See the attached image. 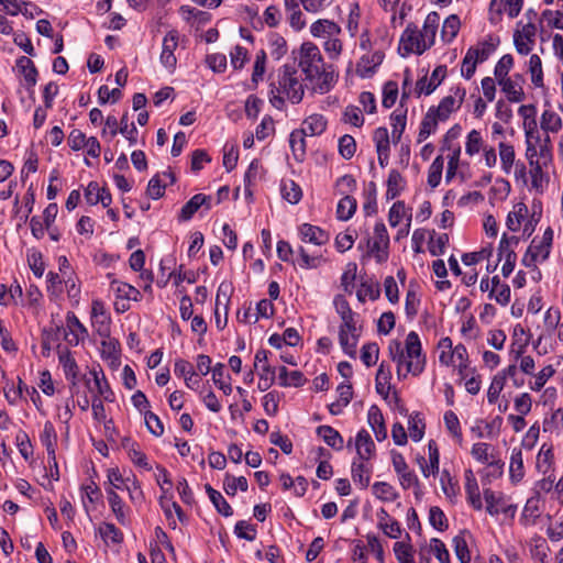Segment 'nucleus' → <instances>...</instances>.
<instances>
[{
  "label": "nucleus",
  "mask_w": 563,
  "mask_h": 563,
  "mask_svg": "<svg viewBox=\"0 0 563 563\" xmlns=\"http://www.w3.org/2000/svg\"><path fill=\"white\" fill-rule=\"evenodd\" d=\"M276 369L268 364L262 365V372L260 373L258 389L265 391L272 387L275 383Z\"/></svg>",
  "instance_id": "62"
},
{
  "label": "nucleus",
  "mask_w": 563,
  "mask_h": 563,
  "mask_svg": "<svg viewBox=\"0 0 563 563\" xmlns=\"http://www.w3.org/2000/svg\"><path fill=\"white\" fill-rule=\"evenodd\" d=\"M515 211L510 212L507 217L506 225L512 231L517 232L520 229L521 221L528 213V208L523 202H519L515 206Z\"/></svg>",
  "instance_id": "47"
},
{
  "label": "nucleus",
  "mask_w": 563,
  "mask_h": 563,
  "mask_svg": "<svg viewBox=\"0 0 563 563\" xmlns=\"http://www.w3.org/2000/svg\"><path fill=\"white\" fill-rule=\"evenodd\" d=\"M327 123V119L322 114H311L303 120L301 130H307V135H320L325 131Z\"/></svg>",
  "instance_id": "34"
},
{
  "label": "nucleus",
  "mask_w": 563,
  "mask_h": 563,
  "mask_svg": "<svg viewBox=\"0 0 563 563\" xmlns=\"http://www.w3.org/2000/svg\"><path fill=\"white\" fill-rule=\"evenodd\" d=\"M339 343L342 351L352 358L356 357V347L361 338L362 328L357 327L358 314L356 312L340 317Z\"/></svg>",
  "instance_id": "4"
},
{
  "label": "nucleus",
  "mask_w": 563,
  "mask_h": 563,
  "mask_svg": "<svg viewBox=\"0 0 563 563\" xmlns=\"http://www.w3.org/2000/svg\"><path fill=\"white\" fill-rule=\"evenodd\" d=\"M384 51L377 49L372 55H363L356 64V74L361 78L372 77L376 68L383 63Z\"/></svg>",
  "instance_id": "12"
},
{
  "label": "nucleus",
  "mask_w": 563,
  "mask_h": 563,
  "mask_svg": "<svg viewBox=\"0 0 563 563\" xmlns=\"http://www.w3.org/2000/svg\"><path fill=\"white\" fill-rule=\"evenodd\" d=\"M454 552L461 563H470L471 554L465 539L462 536L453 538Z\"/></svg>",
  "instance_id": "64"
},
{
  "label": "nucleus",
  "mask_w": 563,
  "mask_h": 563,
  "mask_svg": "<svg viewBox=\"0 0 563 563\" xmlns=\"http://www.w3.org/2000/svg\"><path fill=\"white\" fill-rule=\"evenodd\" d=\"M445 76L446 66L439 65L433 69L430 78L423 76L420 79H418L415 87V92L417 97H420L422 93L426 96L431 95L437 89V87L441 85Z\"/></svg>",
  "instance_id": "9"
},
{
  "label": "nucleus",
  "mask_w": 563,
  "mask_h": 563,
  "mask_svg": "<svg viewBox=\"0 0 563 563\" xmlns=\"http://www.w3.org/2000/svg\"><path fill=\"white\" fill-rule=\"evenodd\" d=\"M300 238L303 242L321 246L329 242L330 235L320 227L303 223L299 228Z\"/></svg>",
  "instance_id": "14"
},
{
  "label": "nucleus",
  "mask_w": 563,
  "mask_h": 563,
  "mask_svg": "<svg viewBox=\"0 0 563 563\" xmlns=\"http://www.w3.org/2000/svg\"><path fill=\"white\" fill-rule=\"evenodd\" d=\"M386 185H387L386 199L393 200V199L397 198L400 195V192L404 190L406 180L397 169H391L388 174Z\"/></svg>",
  "instance_id": "31"
},
{
  "label": "nucleus",
  "mask_w": 563,
  "mask_h": 563,
  "mask_svg": "<svg viewBox=\"0 0 563 563\" xmlns=\"http://www.w3.org/2000/svg\"><path fill=\"white\" fill-rule=\"evenodd\" d=\"M379 346L376 342H369L361 349V360L366 367L374 366L378 361Z\"/></svg>",
  "instance_id": "50"
},
{
  "label": "nucleus",
  "mask_w": 563,
  "mask_h": 563,
  "mask_svg": "<svg viewBox=\"0 0 563 563\" xmlns=\"http://www.w3.org/2000/svg\"><path fill=\"white\" fill-rule=\"evenodd\" d=\"M424 421L420 412H413L409 416L408 429L412 441L419 442L424 435Z\"/></svg>",
  "instance_id": "40"
},
{
  "label": "nucleus",
  "mask_w": 563,
  "mask_h": 563,
  "mask_svg": "<svg viewBox=\"0 0 563 563\" xmlns=\"http://www.w3.org/2000/svg\"><path fill=\"white\" fill-rule=\"evenodd\" d=\"M497 82L500 86L503 92L506 93L507 99L510 102H521L522 100H525L526 95L522 89V86L519 85L516 80H512V78L507 77L497 80Z\"/></svg>",
  "instance_id": "23"
},
{
  "label": "nucleus",
  "mask_w": 563,
  "mask_h": 563,
  "mask_svg": "<svg viewBox=\"0 0 563 563\" xmlns=\"http://www.w3.org/2000/svg\"><path fill=\"white\" fill-rule=\"evenodd\" d=\"M443 166L444 159L441 155L437 156L430 165L428 170V185L431 188L439 186L442 177Z\"/></svg>",
  "instance_id": "49"
},
{
  "label": "nucleus",
  "mask_w": 563,
  "mask_h": 563,
  "mask_svg": "<svg viewBox=\"0 0 563 563\" xmlns=\"http://www.w3.org/2000/svg\"><path fill=\"white\" fill-rule=\"evenodd\" d=\"M397 97H398V84L393 80H388L387 82H385V85L383 87V100H382L383 107L387 108V109L391 108L395 104Z\"/></svg>",
  "instance_id": "59"
},
{
  "label": "nucleus",
  "mask_w": 563,
  "mask_h": 563,
  "mask_svg": "<svg viewBox=\"0 0 563 563\" xmlns=\"http://www.w3.org/2000/svg\"><path fill=\"white\" fill-rule=\"evenodd\" d=\"M514 67V57L510 54H505L500 57L494 68L496 80L509 77L508 74Z\"/></svg>",
  "instance_id": "58"
},
{
  "label": "nucleus",
  "mask_w": 563,
  "mask_h": 563,
  "mask_svg": "<svg viewBox=\"0 0 563 563\" xmlns=\"http://www.w3.org/2000/svg\"><path fill=\"white\" fill-rule=\"evenodd\" d=\"M429 522L438 531H445L449 528L448 519L443 510L438 506H432L429 510Z\"/></svg>",
  "instance_id": "55"
},
{
  "label": "nucleus",
  "mask_w": 563,
  "mask_h": 563,
  "mask_svg": "<svg viewBox=\"0 0 563 563\" xmlns=\"http://www.w3.org/2000/svg\"><path fill=\"white\" fill-rule=\"evenodd\" d=\"M234 533L239 539L254 541L256 538V528L245 520H240L234 526Z\"/></svg>",
  "instance_id": "63"
},
{
  "label": "nucleus",
  "mask_w": 563,
  "mask_h": 563,
  "mask_svg": "<svg viewBox=\"0 0 563 563\" xmlns=\"http://www.w3.org/2000/svg\"><path fill=\"white\" fill-rule=\"evenodd\" d=\"M440 482H441L442 490L448 498L451 499L453 497H456L460 487H459L457 482L453 481V478L448 470L442 471Z\"/></svg>",
  "instance_id": "61"
},
{
  "label": "nucleus",
  "mask_w": 563,
  "mask_h": 563,
  "mask_svg": "<svg viewBox=\"0 0 563 563\" xmlns=\"http://www.w3.org/2000/svg\"><path fill=\"white\" fill-rule=\"evenodd\" d=\"M439 121L440 120H439L438 115H435L433 110H431L429 108V110L427 111V113L423 117V119L421 121V124H420V129H419V133H418V140H417L418 143L423 142L432 133H434L437 131Z\"/></svg>",
  "instance_id": "32"
},
{
  "label": "nucleus",
  "mask_w": 563,
  "mask_h": 563,
  "mask_svg": "<svg viewBox=\"0 0 563 563\" xmlns=\"http://www.w3.org/2000/svg\"><path fill=\"white\" fill-rule=\"evenodd\" d=\"M563 126L562 118L559 113L551 109H545L540 118V128L545 133H558Z\"/></svg>",
  "instance_id": "24"
},
{
  "label": "nucleus",
  "mask_w": 563,
  "mask_h": 563,
  "mask_svg": "<svg viewBox=\"0 0 563 563\" xmlns=\"http://www.w3.org/2000/svg\"><path fill=\"white\" fill-rule=\"evenodd\" d=\"M364 242L377 263H384L388 260L389 235L386 225L383 222L375 224L374 239L372 240L367 235Z\"/></svg>",
  "instance_id": "6"
},
{
  "label": "nucleus",
  "mask_w": 563,
  "mask_h": 563,
  "mask_svg": "<svg viewBox=\"0 0 563 563\" xmlns=\"http://www.w3.org/2000/svg\"><path fill=\"white\" fill-rule=\"evenodd\" d=\"M388 352L390 358L397 363L399 379L406 378L408 374L419 376L424 371L426 355L422 354V346L417 332L410 331L407 334L405 349L400 341H390Z\"/></svg>",
  "instance_id": "1"
},
{
  "label": "nucleus",
  "mask_w": 563,
  "mask_h": 563,
  "mask_svg": "<svg viewBox=\"0 0 563 563\" xmlns=\"http://www.w3.org/2000/svg\"><path fill=\"white\" fill-rule=\"evenodd\" d=\"M357 208L356 199L352 196L345 195L336 206V218L341 221L350 220Z\"/></svg>",
  "instance_id": "36"
},
{
  "label": "nucleus",
  "mask_w": 563,
  "mask_h": 563,
  "mask_svg": "<svg viewBox=\"0 0 563 563\" xmlns=\"http://www.w3.org/2000/svg\"><path fill=\"white\" fill-rule=\"evenodd\" d=\"M108 501L109 506L114 514L118 522L122 526H125L128 522L124 503L121 497L117 494L113 488H107Z\"/></svg>",
  "instance_id": "33"
},
{
  "label": "nucleus",
  "mask_w": 563,
  "mask_h": 563,
  "mask_svg": "<svg viewBox=\"0 0 563 563\" xmlns=\"http://www.w3.org/2000/svg\"><path fill=\"white\" fill-rule=\"evenodd\" d=\"M391 139L397 144L402 136L407 124V108H398L390 114Z\"/></svg>",
  "instance_id": "21"
},
{
  "label": "nucleus",
  "mask_w": 563,
  "mask_h": 563,
  "mask_svg": "<svg viewBox=\"0 0 563 563\" xmlns=\"http://www.w3.org/2000/svg\"><path fill=\"white\" fill-rule=\"evenodd\" d=\"M15 444L19 449L20 454L25 461H29L33 456V445L27 433L20 430L15 435Z\"/></svg>",
  "instance_id": "56"
},
{
  "label": "nucleus",
  "mask_w": 563,
  "mask_h": 563,
  "mask_svg": "<svg viewBox=\"0 0 563 563\" xmlns=\"http://www.w3.org/2000/svg\"><path fill=\"white\" fill-rule=\"evenodd\" d=\"M307 130H294L289 135V145L296 161L301 162L306 155Z\"/></svg>",
  "instance_id": "27"
},
{
  "label": "nucleus",
  "mask_w": 563,
  "mask_h": 563,
  "mask_svg": "<svg viewBox=\"0 0 563 563\" xmlns=\"http://www.w3.org/2000/svg\"><path fill=\"white\" fill-rule=\"evenodd\" d=\"M456 357L460 361L459 364V374L461 378L466 377V371H468V353L463 344H457L453 351L450 353L449 358L452 360L453 357Z\"/></svg>",
  "instance_id": "52"
},
{
  "label": "nucleus",
  "mask_w": 563,
  "mask_h": 563,
  "mask_svg": "<svg viewBox=\"0 0 563 563\" xmlns=\"http://www.w3.org/2000/svg\"><path fill=\"white\" fill-rule=\"evenodd\" d=\"M101 538L107 542L110 540L112 543L120 544L123 541V533L113 523L104 522L99 528Z\"/></svg>",
  "instance_id": "54"
},
{
  "label": "nucleus",
  "mask_w": 563,
  "mask_h": 563,
  "mask_svg": "<svg viewBox=\"0 0 563 563\" xmlns=\"http://www.w3.org/2000/svg\"><path fill=\"white\" fill-rule=\"evenodd\" d=\"M223 488L229 496H235L238 489L241 492H246L249 488V483L244 476L234 477L230 474H227L223 482Z\"/></svg>",
  "instance_id": "45"
},
{
  "label": "nucleus",
  "mask_w": 563,
  "mask_h": 563,
  "mask_svg": "<svg viewBox=\"0 0 563 563\" xmlns=\"http://www.w3.org/2000/svg\"><path fill=\"white\" fill-rule=\"evenodd\" d=\"M528 70L531 75V82L534 87L541 88L544 86L543 82V70L542 62L539 55L532 54L529 58Z\"/></svg>",
  "instance_id": "41"
},
{
  "label": "nucleus",
  "mask_w": 563,
  "mask_h": 563,
  "mask_svg": "<svg viewBox=\"0 0 563 563\" xmlns=\"http://www.w3.org/2000/svg\"><path fill=\"white\" fill-rule=\"evenodd\" d=\"M90 374L93 377L95 386L98 391L97 396H99V398L102 397L106 401H113L114 395L110 388V385H109L102 369H100L99 372L93 369L90 372Z\"/></svg>",
  "instance_id": "37"
},
{
  "label": "nucleus",
  "mask_w": 563,
  "mask_h": 563,
  "mask_svg": "<svg viewBox=\"0 0 563 563\" xmlns=\"http://www.w3.org/2000/svg\"><path fill=\"white\" fill-rule=\"evenodd\" d=\"M179 33L177 30H170L163 38L162 53L159 56L163 66L174 69L177 64V58L174 54L178 46Z\"/></svg>",
  "instance_id": "11"
},
{
  "label": "nucleus",
  "mask_w": 563,
  "mask_h": 563,
  "mask_svg": "<svg viewBox=\"0 0 563 563\" xmlns=\"http://www.w3.org/2000/svg\"><path fill=\"white\" fill-rule=\"evenodd\" d=\"M316 432L333 450L340 451L343 449V438L334 428L330 426H319Z\"/></svg>",
  "instance_id": "29"
},
{
  "label": "nucleus",
  "mask_w": 563,
  "mask_h": 563,
  "mask_svg": "<svg viewBox=\"0 0 563 563\" xmlns=\"http://www.w3.org/2000/svg\"><path fill=\"white\" fill-rule=\"evenodd\" d=\"M297 67L295 64H285L277 71V80L271 82L269 102L271 104L283 110L285 107V99L283 96L294 104L301 102L305 95V86L298 79Z\"/></svg>",
  "instance_id": "2"
},
{
  "label": "nucleus",
  "mask_w": 563,
  "mask_h": 563,
  "mask_svg": "<svg viewBox=\"0 0 563 563\" xmlns=\"http://www.w3.org/2000/svg\"><path fill=\"white\" fill-rule=\"evenodd\" d=\"M461 21L460 18L456 14H451L448 16L442 25L441 30V37L444 42L450 43L452 42L460 30Z\"/></svg>",
  "instance_id": "39"
},
{
  "label": "nucleus",
  "mask_w": 563,
  "mask_h": 563,
  "mask_svg": "<svg viewBox=\"0 0 563 563\" xmlns=\"http://www.w3.org/2000/svg\"><path fill=\"white\" fill-rule=\"evenodd\" d=\"M102 357L106 360H110L111 363H117L120 361V343L115 339H109L102 341Z\"/></svg>",
  "instance_id": "57"
},
{
  "label": "nucleus",
  "mask_w": 563,
  "mask_h": 563,
  "mask_svg": "<svg viewBox=\"0 0 563 563\" xmlns=\"http://www.w3.org/2000/svg\"><path fill=\"white\" fill-rule=\"evenodd\" d=\"M356 152V142L350 134H344L339 139V153L345 159H351Z\"/></svg>",
  "instance_id": "60"
},
{
  "label": "nucleus",
  "mask_w": 563,
  "mask_h": 563,
  "mask_svg": "<svg viewBox=\"0 0 563 563\" xmlns=\"http://www.w3.org/2000/svg\"><path fill=\"white\" fill-rule=\"evenodd\" d=\"M495 49L496 45L492 43V37L489 36L487 41H484L476 46H471L466 53H471V56L475 59V62L483 63L488 59Z\"/></svg>",
  "instance_id": "38"
},
{
  "label": "nucleus",
  "mask_w": 563,
  "mask_h": 563,
  "mask_svg": "<svg viewBox=\"0 0 563 563\" xmlns=\"http://www.w3.org/2000/svg\"><path fill=\"white\" fill-rule=\"evenodd\" d=\"M440 22V15L438 12H430L423 23L422 31H419L423 38L430 46L434 44L437 30Z\"/></svg>",
  "instance_id": "35"
},
{
  "label": "nucleus",
  "mask_w": 563,
  "mask_h": 563,
  "mask_svg": "<svg viewBox=\"0 0 563 563\" xmlns=\"http://www.w3.org/2000/svg\"><path fill=\"white\" fill-rule=\"evenodd\" d=\"M418 284L416 282H410L409 289L406 294V302H405V311L409 318H413L418 313V307L420 305V299L417 295Z\"/></svg>",
  "instance_id": "44"
},
{
  "label": "nucleus",
  "mask_w": 563,
  "mask_h": 563,
  "mask_svg": "<svg viewBox=\"0 0 563 563\" xmlns=\"http://www.w3.org/2000/svg\"><path fill=\"white\" fill-rule=\"evenodd\" d=\"M59 363L63 366L66 379L71 384V389L77 387L78 365L68 350L59 354Z\"/></svg>",
  "instance_id": "28"
},
{
  "label": "nucleus",
  "mask_w": 563,
  "mask_h": 563,
  "mask_svg": "<svg viewBox=\"0 0 563 563\" xmlns=\"http://www.w3.org/2000/svg\"><path fill=\"white\" fill-rule=\"evenodd\" d=\"M355 446L357 453L356 460L369 461L376 451L375 443L372 440L371 434L365 429L357 432Z\"/></svg>",
  "instance_id": "15"
},
{
  "label": "nucleus",
  "mask_w": 563,
  "mask_h": 563,
  "mask_svg": "<svg viewBox=\"0 0 563 563\" xmlns=\"http://www.w3.org/2000/svg\"><path fill=\"white\" fill-rule=\"evenodd\" d=\"M394 553L399 563H415L413 548L409 542L397 541L394 544Z\"/></svg>",
  "instance_id": "51"
},
{
  "label": "nucleus",
  "mask_w": 563,
  "mask_h": 563,
  "mask_svg": "<svg viewBox=\"0 0 563 563\" xmlns=\"http://www.w3.org/2000/svg\"><path fill=\"white\" fill-rule=\"evenodd\" d=\"M431 46L420 34L417 25L409 23L400 36L398 52L402 57L412 53L417 55L423 54Z\"/></svg>",
  "instance_id": "5"
},
{
  "label": "nucleus",
  "mask_w": 563,
  "mask_h": 563,
  "mask_svg": "<svg viewBox=\"0 0 563 563\" xmlns=\"http://www.w3.org/2000/svg\"><path fill=\"white\" fill-rule=\"evenodd\" d=\"M525 476L522 451L515 448L511 451L509 463V477L512 484H518Z\"/></svg>",
  "instance_id": "26"
},
{
  "label": "nucleus",
  "mask_w": 563,
  "mask_h": 563,
  "mask_svg": "<svg viewBox=\"0 0 563 563\" xmlns=\"http://www.w3.org/2000/svg\"><path fill=\"white\" fill-rule=\"evenodd\" d=\"M367 422L372 428L377 441L382 442L387 438V429L382 410L376 405H372L367 412Z\"/></svg>",
  "instance_id": "16"
},
{
  "label": "nucleus",
  "mask_w": 563,
  "mask_h": 563,
  "mask_svg": "<svg viewBox=\"0 0 563 563\" xmlns=\"http://www.w3.org/2000/svg\"><path fill=\"white\" fill-rule=\"evenodd\" d=\"M110 287L119 299L139 301L142 297L140 290L128 283L113 279Z\"/></svg>",
  "instance_id": "30"
},
{
  "label": "nucleus",
  "mask_w": 563,
  "mask_h": 563,
  "mask_svg": "<svg viewBox=\"0 0 563 563\" xmlns=\"http://www.w3.org/2000/svg\"><path fill=\"white\" fill-rule=\"evenodd\" d=\"M373 493L377 498L384 501H394L398 498V493L386 482H376L373 484Z\"/></svg>",
  "instance_id": "53"
},
{
  "label": "nucleus",
  "mask_w": 563,
  "mask_h": 563,
  "mask_svg": "<svg viewBox=\"0 0 563 563\" xmlns=\"http://www.w3.org/2000/svg\"><path fill=\"white\" fill-rule=\"evenodd\" d=\"M205 489H206V493H207L210 501L212 503V505L214 506V508L217 509V511L220 515H222L224 517H230L233 515L232 507L225 500V498L222 496V494L220 492L214 489L210 484H206Z\"/></svg>",
  "instance_id": "25"
},
{
  "label": "nucleus",
  "mask_w": 563,
  "mask_h": 563,
  "mask_svg": "<svg viewBox=\"0 0 563 563\" xmlns=\"http://www.w3.org/2000/svg\"><path fill=\"white\" fill-rule=\"evenodd\" d=\"M365 462L354 459L351 466L352 479L361 489L368 487L372 475V466Z\"/></svg>",
  "instance_id": "17"
},
{
  "label": "nucleus",
  "mask_w": 563,
  "mask_h": 563,
  "mask_svg": "<svg viewBox=\"0 0 563 563\" xmlns=\"http://www.w3.org/2000/svg\"><path fill=\"white\" fill-rule=\"evenodd\" d=\"M501 168L506 174H509L515 162V148L511 144L500 142L498 145Z\"/></svg>",
  "instance_id": "46"
},
{
  "label": "nucleus",
  "mask_w": 563,
  "mask_h": 563,
  "mask_svg": "<svg viewBox=\"0 0 563 563\" xmlns=\"http://www.w3.org/2000/svg\"><path fill=\"white\" fill-rule=\"evenodd\" d=\"M377 187L374 181H369L364 190L365 202L363 203V211L365 216L369 217L377 212Z\"/></svg>",
  "instance_id": "42"
},
{
  "label": "nucleus",
  "mask_w": 563,
  "mask_h": 563,
  "mask_svg": "<svg viewBox=\"0 0 563 563\" xmlns=\"http://www.w3.org/2000/svg\"><path fill=\"white\" fill-rule=\"evenodd\" d=\"M15 66L18 71L24 77L27 89H32L37 82L38 71L34 63L26 56L16 59Z\"/></svg>",
  "instance_id": "19"
},
{
  "label": "nucleus",
  "mask_w": 563,
  "mask_h": 563,
  "mask_svg": "<svg viewBox=\"0 0 563 563\" xmlns=\"http://www.w3.org/2000/svg\"><path fill=\"white\" fill-rule=\"evenodd\" d=\"M453 92L454 96H446L440 101L438 107L430 108L441 121L448 120L450 114L462 106L466 96V90L460 86L455 87Z\"/></svg>",
  "instance_id": "8"
},
{
  "label": "nucleus",
  "mask_w": 563,
  "mask_h": 563,
  "mask_svg": "<svg viewBox=\"0 0 563 563\" xmlns=\"http://www.w3.org/2000/svg\"><path fill=\"white\" fill-rule=\"evenodd\" d=\"M539 156H541V159L536 161V163L529 165V174L531 177L532 189L542 194L550 180L548 174L543 172V168H548V166L551 164L552 152L545 148L539 150Z\"/></svg>",
  "instance_id": "7"
},
{
  "label": "nucleus",
  "mask_w": 563,
  "mask_h": 563,
  "mask_svg": "<svg viewBox=\"0 0 563 563\" xmlns=\"http://www.w3.org/2000/svg\"><path fill=\"white\" fill-rule=\"evenodd\" d=\"M282 196L291 205L298 203L302 198V190L294 180H286L282 183Z\"/></svg>",
  "instance_id": "43"
},
{
  "label": "nucleus",
  "mask_w": 563,
  "mask_h": 563,
  "mask_svg": "<svg viewBox=\"0 0 563 563\" xmlns=\"http://www.w3.org/2000/svg\"><path fill=\"white\" fill-rule=\"evenodd\" d=\"M295 65L305 75V80L313 82L325 65L319 47L312 42H303L298 51H292Z\"/></svg>",
  "instance_id": "3"
},
{
  "label": "nucleus",
  "mask_w": 563,
  "mask_h": 563,
  "mask_svg": "<svg viewBox=\"0 0 563 563\" xmlns=\"http://www.w3.org/2000/svg\"><path fill=\"white\" fill-rule=\"evenodd\" d=\"M338 76L334 74L332 65H324L320 75L316 78V86L313 89L320 93H327L331 90L336 81Z\"/></svg>",
  "instance_id": "22"
},
{
  "label": "nucleus",
  "mask_w": 563,
  "mask_h": 563,
  "mask_svg": "<svg viewBox=\"0 0 563 563\" xmlns=\"http://www.w3.org/2000/svg\"><path fill=\"white\" fill-rule=\"evenodd\" d=\"M464 477H465V493L467 496V501L471 504V506L474 509L481 510L483 508V504H482V499H481V493H479L477 479L475 478L473 471L466 470Z\"/></svg>",
  "instance_id": "18"
},
{
  "label": "nucleus",
  "mask_w": 563,
  "mask_h": 563,
  "mask_svg": "<svg viewBox=\"0 0 563 563\" xmlns=\"http://www.w3.org/2000/svg\"><path fill=\"white\" fill-rule=\"evenodd\" d=\"M553 230L548 227L543 232V235L539 242L536 239L532 240L529 249H533V252L540 257V261L544 262L549 258L552 243H553Z\"/></svg>",
  "instance_id": "20"
},
{
  "label": "nucleus",
  "mask_w": 563,
  "mask_h": 563,
  "mask_svg": "<svg viewBox=\"0 0 563 563\" xmlns=\"http://www.w3.org/2000/svg\"><path fill=\"white\" fill-rule=\"evenodd\" d=\"M484 499L486 501V510L490 516H497L499 512L515 517L517 506L508 504L504 496H496L495 493L487 488L484 489Z\"/></svg>",
  "instance_id": "10"
},
{
  "label": "nucleus",
  "mask_w": 563,
  "mask_h": 563,
  "mask_svg": "<svg viewBox=\"0 0 563 563\" xmlns=\"http://www.w3.org/2000/svg\"><path fill=\"white\" fill-rule=\"evenodd\" d=\"M210 196H206L203 194H196L181 207L180 212L178 214V220L189 221L202 206H205L207 210H210Z\"/></svg>",
  "instance_id": "13"
},
{
  "label": "nucleus",
  "mask_w": 563,
  "mask_h": 563,
  "mask_svg": "<svg viewBox=\"0 0 563 563\" xmlns=\"http://www.w3.org/2000/svg\"><path fill=\"white\" fill-rule=\"evenodd\" d=\"M27 264L33 274L41 278L45 272V263L43 261V254L37 250H29L27 251Z\"/></svg>",
  "instance_id": "48"
}]
</instances>
